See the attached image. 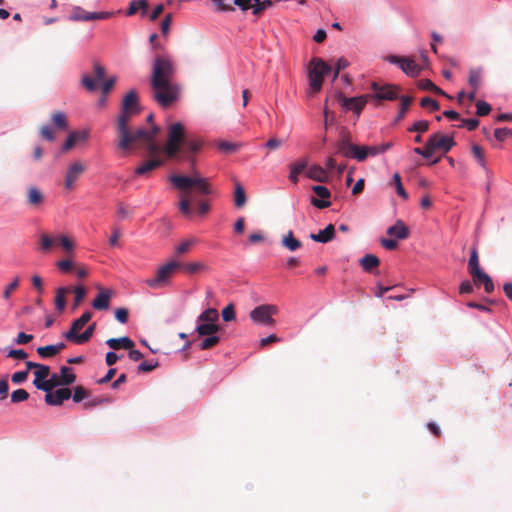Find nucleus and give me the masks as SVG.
I'll return each instance as SVG.
<instances>
[{
  "label": "nucleus",
  "mask_w": 512,
  "mask_h": 512,
  "mask_svg": "<svg viewBox=\"0 0 512 512\" xmlns=\"http://www.w3.org/2000/svg\"><path fill=\"white\" fill-rule=\"evenodd\" d=\"M176 66L168 55H157L152 66L150 85L153 100L162 108L172 106L180 96V86L173 79Z\"/></svg>",
  "instance_id": "nucleus-1"
},
{
  "label": "nucleus",
  "mask_w": 512,
  "mask_h": 512,
  "mask_svg": "<svg viewBox=\"0 0 512 512\" xmlns=\"http://www.w3.org/2000/svg\"><path fill=\"white\" fill-rule=\"evenodd\" d=\"M169 181L173 186L180 190L179 210L185 216L191 214V200L192 193L189 191L193 188L196 195L208 196L214 194L215 190L213 185L209 182L208 178L201 177L198 172L191 176L186 175H171Z\"/></svg>",
  "instance_id": "nucleus-2"
},
{
  "label": "nucleus",
  "mask_w": 512,
  "mask_h": 512,
  "mask_svg": "<svg viewBox=\"0 0 512 512\" xmlns=\"http://www.w3.org/2000/svg\"><path fill=\"white\" fill-rule=\"evenodd\" d=\"M140 112L138 95L135 90H131L124 96L116 120V134L117 138H121L122 146L127 145L128 132L132 131L129 127L132 117L140 114Z\"/></svg>",
  "instance_id": "nucleus-3"
},
{
  "label": "nucleus",
  "mask_w": 512,
  "mask_h": 512,
  "mask_svg": "<svg viewBox=\"0 0 512 512\" xmlns=\"http://www.w3.org/2000/svg\"><path fill=\"white\" fill-rule=\"evenodd\" d=\"M127 138L128 142L126 146H122L121 138H117V147L125 153H128L133 149L138 148L140 144L146 145V149L148 153L151 155H155L159 151V146L155 142V139H151V136L148 135L146 133V130L143 128H137L135 130L128 132Z\"/></svg>",
  "instance_id": "nucleus-4"
},
{
  "label": "nucleus",
  "mask_w": 512,
  "mask_h": 512,
  "mask_svg": "<svg viewBox=\"0 0 512 512\" xmlns=\"http://www.w3.org/2000/svg\"><path fill=\"white\" fill-rule=\"evenodd\" d=\"M185 138V127L181 122L171 123L167 126V141L164 152L168 158L179 157Z\"/></svg>",
  "instance_id": "nucleus-5"
},
{
  "label": "nucleus",
  "mask_w": 512,
  "mask_h": 512,
  "mask_svg": "<svg viewBox=\"0 0 512 512\" xmlns=\"http://www.w3.org/2000/svg\"><path fill=\"white\" fill-rule=\"evenodd\" d=\"M453 137L443 135L440 133L433 134L427 141L423 148H414V153L423 156L424 158H431L435 152L439 151L447 153L455 145Z\"/></svg>",
  "instance_id": "nucleus-6"
},
{
  "label": "nucleus",
  "mask_w": 512,
  "mask_h": 512,
  "mask_svg": "<svg viewBox=\"0 0 512 512\" xmlns=\"http://www.w3.org/2000/svg\"><path fill=\"white\" fill-rule=\"evenodd\" d=\"M181 266V262L175 259L170 260L158 268L155 277L149 278L145 281L146 285L153 289L168 286L172 276L176 273V271L180 270Z\"/></svg>",
  "instance_id": "nucleus-7"
},
{
  "label": "nucleus",
  "mask_w": 512,
  "mask_h": 512,
  "mask_svg": "<svg viewBox=\"0 0 512 512\" xmlns=\"http://www.w3.org/2000/svg\"><path fill=\"white\" fill-rule=\"evenodd\" d=\"M213 2L220 11H234L233 6L225 3L224 0H213ZM233 3L243 11L252 8L256 16L273 5L271 0H233Z\"/></svg>",
  "instance_id": "nucleus-8"
},
{
  "label": "nucleus",
  "mask_w": 512,
  "mask_h": 512,
  "mask_svg": "<svg viewBox=\"0 0 512 512\" xmlns=\"http://www.w3.org/2000/svg\"><path fill=\"white\" fill-rule=\"evenodd\" d=\"M331 71V66L321 58H313L309 65V84L314 92H319L322 88L325 75Z\"/></svg>",
  "instance_id": "nucleus-9"
},
{
  "label": "nucleus",
  "mask_w": 512,
  "mask_h": 512,
  "mask_svg": "<svg viewBox=\"0 0 512 512\" xmlns=\"http://www.w3.org/2000/svg\"><path fill=\"white\" fill-rule=\"evenodd\" d=\"M373 93H368L372 101L381 102L384 100L392 101L398 98L400 87L393 84L371 83Z\"/></svg>",
  "instance_id": "nucleus-10"
},
{
  "label": "nucleus",
  "mask_w": 512,
  "mask_h": 512,
  "mask_svg": "<svg viewBox=\"0 0 512 512\" xmlns=\"http://www.w3.org/2000/svg\"><path fill=\"white\" fill-rule=\"evenodd\" d=\"M53 246H60L65 251L70 252L74 249V243L71 239L64 235L50 236L47 233L40 235V250L43 253L49 252Z\"/></svg>",
  "instance_id": "nucleus-11"
},
{
  "label": "nucleus",
  "mask_w": 512,
  "mask_h": 512,
  "mask_svg": "<svg viewBox=\"0 0 512 512\" xmlns=\"http://www.w3.org/2000/svg\"><path fill=\"white\" fill-rule=\"evenodd\" d=\"M277 312L278 308L274 305H260L250 312V318L256 323L274 326L275 321L272 316L277 314Z\"/></svg>",
  "instance_id": "nucleus-12"
},
{
  "label": "nucleus",
  "mask_w": 512,
  "mask_h": 512,
  "mask_svg": "<svg viewBox=\"0 0 512 512\" xmlns=\"http://www.w3.org/2000/svg\"><path fill=\"white\" fill-rule=\"evenodd\" d=\"M94 77L89 74H83L81 77V84L87 91H95L98 87V83L102 82L105 77V68L95 62L93 65Z\"/></svg>",
  "instance_id": "nucleus-13"
},
{
  "label": "nucleus",
  "mask_w": 512,
  "mask_h": 512,
  "mask_svg": "<svg viewBox=\"0 0 512 512\" xmlns=\"http://www.w3.org/2000/svg\"><path fill=\"white\" fill-rule=\"evenodd\" d=\"M202 144L203 142L198 138H185V141L182 144V156L179 155L178 158L185 159L191 162L193 171L192 174L197 172L195 170V158L193 157V154L197 153L201 149Z\"/></svg>",
  "instance_id": "nucleus-14"
},
{
  "label": "nucleus",
  "mask_w": 512,
  "mask_h": 512,
  "mask_svg": "<svg viewBox=\"0 0 512 512\" xmlns=\"http://www.w3.org/2000/svg\"><path fill=\"white\" fill-rule=\"evenodd\" d=\"M113 15V12H88L81 7H74L69 19L72 21L104 20Z\"/></svg>",
  "instance_id": "nucleus-15"
},
{
  "label": "nucleus",
  "mask_w": 512,
  "mask_h": 512,
  "mask_svg": "<svg viewBox=\"0 0 512 512\" xmlns=\"http://www.w3.org/2000/svg\"><path fill=\"white\" fill-rule=\"evenodd\" d=\"M388 61L397 64L405 74L411 77L417 76L421 71V67L410 57L391 55L388 57Z\"/></svg>",
  "instance_id": "nucleus-16"
},
{
  "label": "nucleus",
  "mask_w": 512,
  "mask_h": 512,
  "mask_svg": "<svg viewBox=\"0 0 512 512\" xmlns=\"http://www.w3.org/2000/svg\"><path fill=\"white\" fill-rule=\"evenodd\" d=\"M86 171V165L81 161L73 162L67 169L64 187L71 191L75 187V183L79 180L81 175Z\"/></svg>",
  "instance_id": "nucleus-17"
},
{
  "label": "nucleus",
  "mask_w": 512,
  "mask_h": 512,
  "mask_svg": "<svg viewBox=\"0 0 512 512\" xmlns=\"http://www.w3.org/2000/svg\"><path fill=\"white\" fill-rule=\"evenodd\" d=\"M76 380L72 368L62 366L60 368V374L53 373L49 379V383H52V390L57 386L70 385Z\"/></svg>",
  "instance_id": "nucleus-18"
},
{
  "label": "nucleus",
  "mask_w": 512,
  "mask_h": 512,
  "mask_svg": "<svg viewBox=\"0 0 512 512\" xmlns=\"http://www.w3.org/2000/svg\"><path fill=\"white\" fill-rule=\"evenodd\" d=\"M371 100L369 94L346 98L344 96H340L339 102L346 109L353 110L357 115L361 113L367 102Z\"/></svg>",
  "instance_id": "nucleus-19"
},
{
  "label": "nucleus",
  "mask_w": 512,
  "mask_h": 512,
  "mask_svg": "<svg viewBox=\"0 0 512 512\" xmlns=\"http://www.w3.org/2000/svg\"><path fill=\"white\" fill-rule=\"evenodd\" d=\"M312 191L321 199L312 197L310 202L313 206L318 209H324L331 206V202L328 200L331 196L329 189L322 185H316L312 187Z\"/></svg>",
  "instance_id": "nucleus-20"
},
{
  "label": "nucleus",
  "mask_w": 512,
  "mask_h": 512,
  "mask_svg": "<svg viewBox=\"0 0 512 512\" xmlns=\"http://www.w3.org/2000/svg\"><path fill=\"white\" fill-rule=\"evenodd\" d=\"M35 379L33 381L34 386L45 392L52 391V383H49V379L45 380L50 375V368L47 365H42L34 372Z\"/></svg>",
  "instance_id": "nucleus-21"
},
{
  "label": "nucleus",
  "mask_w": 512,
  "mask_h": 512,
  "mask_svg": "<svg viewBox=\"0 0 512 512\" xmlns=\"http://www.w3.org/2000/svg\"><path fill=\"white\" fill-rule=\"evenodd\" d=\"M71 395L72 393L69 388H60L54 392H46L45 402L48 405L59 406L63 403L64 400H68Z\"/></svg>",
  "instance_id": "nucleus-22"
},
{
  "label": "nucleus",
  "mask_w": 512,
  "mask_h": 512,
  "mask_svg": "<svg viewBox=\"0 0 512 512\" xmlns=\"http://www.w3.org/2000/svg\"><path fill=\"white\" fill-rule=\"evenodd\" d=\"M95 328H96V323H92L81 334L65 332L63 334V336L65 337L66 340H68L70 342H73L76 344H84L90 340V338L92 337V335L95 331Z\"/></svg>",
  "instance_id": "nucleus-23"
},
{
  "label": "nucleus",
  "mask_w": 512,
  "mask_h": 512,
  "mask_svg": "<svg viewBox=\"0 0 512 512\" xmlns=\"http://www.w3.org/2000/svg\"><path fill=\"white\" fill-rule=\"evenodd\" d=\"M45 201L43 192L36 186L30 185L26 191V203L33 208L40 207Z\"/></svg>",
  "instance_id": "nucleus-24"
},
{
  "label": "nucleus",
  "mask_w": 512,
  "mask_h": 512,
  "mask_svg": "<svg viewBox=\"0 0 512 512\" xmlns=\"http://www.w3.org/2000/svg\"><path fill=\"white\" fill-rule=\"evenodd\" d=\"M473 283L476 286L483 285L486 293L490 294L494 291V283L492 278L482 269L471 275Z\"/></svg>",
  "instance_id": "nucleus-25"
},
{
  "label": "nucleus",
  "mask_w": 512,
  "mask_h": 512,
  "mask_svg": "<svg viewBox=\"0 0 512 512\" xmlns=\"http://www.w3.org/2000/svg\"><path fill=\"white\" fill-rule=\"evenodd\" d=\"M306 176L311 180L321 183H326L329 180L328 171L317 164L307 167Z\"/></svg>",
  "instance_id": "nucleus-26"
},
{
  "label": "nucleus",
  "mask_w": 512,
  "mask_h": 512,
  "mask_svg": "<svg viewBox=\"0 0 512 512\" xmlns=\"http://www.w3.org/2000/svg\"><path fill=\"white\" fill-rule=\"evenodd\" d=\"M113 295L110 289H100L98 295L92 302V306L96 310H106L109 308L110 299Z\"/></svg>",
  "instance_id": "nucleus-27"
},
{
  "label": "nucleus",
  "mask_w": 512,
  "mask_h": 512,
  "mask_svg": "<svg viewBox=\"0 0 512 512\" xmlns=\"http://www.w3.org/2000/svg\"><path fill=\"white\" fill-rule=\"evenodd\" d=\"M307 167H308V159L307 158L299 159V160L293 162L292 164H290L289 180L292 183L297 184L299 181V175L303 171H305L307 169Z\"/></svg>",
  "instance_id": "nucleus-28"
},
{
  "label": "nucleus",
  "mask_w": 512,
  "mask_h": 512,
  "mask_svg": "<svg viewBox=\"0 0 512 512\" xmlns=\"http://www.w3.org/2000/svg\"><path fill=\"white\" fill-rule=\"evenodd\" d=\"M106 344L113 350H131V348H134L135 346V343L127 336L120 338H110L106 341Z\"/></svg>",
  "instance_id": "nucleus-29"
},
{
  "label": "nucleus",
  "mask_w": 512,
  "mask_h": 512,
  "mask_svg": "<svg viewBox=\"0 0 512 512\" xmlns=\"http://www.w3.org/2000/svg\"><path fill=\"white\" fill-rule=\"evenodd\" d=\"M335 237L334 225L329 224L323 230H320L317 234H311L310 238L315 242L328 243Z\"/></svg>",
  "instance_id": "nucleus-30"
},
{
  "label": "nucleus",
  "mask_w": 512,
  "mask_h": 512,
  "mask_svg": "<svg viewBox=\"0 0 512 512\" xmlns=\"http://www.w3.org/2000/svg\"><path fill=\"white\" fill-rule=\"evenodd\" d=\"M387 234L403 240L409 237V229L402 220H397L393 226L387 229Z\"/></svg>",
  "instance_id": "nucleus-31"
},
{
  "label": "nucleus",
  "mask_w": 512,
  "mask_h": 512,
  "mask_svg": "<svg viewBox=\"0 0 512 512\" xmlns=\"http://www.w3.org/2000/svg\"><path fill=\"white\" fill-rule=\"evenodd\" d=\"M88 137V133L86 131H74V132H71L65 143L63 144V147H62V150L63 151H69L70 149H72L75 144L79 141H85Z\"/></svg>",
  "instance_id": "nucleus-32"
},
{
  "label": "nucleus",
  "mask_w": 512,
  "mask_h": 512,
  "mask_svg": "<svg viewBox=\"0 0 512 512\" xmlns=\"http://www.w3.org/2000/svg\"><path fill=\"white\" fill-rule=\"evenodd\" d=\"M354 151V144L350 142V138L347 135H343L337 142V152L342 154L344 157L352 158Z\"/></svg>",
  "instance_id": "nucleus-33"
},
{
  "label": "nucleus",
  "mask_w": 512,
  "mask_h": 512,
  "mask_svg": "<svg viewBox=\"0 0 512 512\" xmlns=\"http://www.w3.org/2000/svg\"><path fill=\"white\" fill-rule=\"evenodd\" d=\"M180 270H183L189 275L198 274L209 270V266L201 261L182 263Z\"/></svg>",
  "instance_id": "nucleus-34"
},
{
  "label": "nucleus",
  "mask_w": 512,
  "mask_h": 512,
  "mask_svg": "<svg viewBox=\"0 0 512 512\" xmlns=\"http://www.w3.org/2000/svg\"><path fill=\"white\" fill-rule=\"evenodd\" d=\"M148 1L147 0H132L129 4V7L126 11L127 16H133L138 11L141 12V16H145L148 11Z\"/></svg>",
  "instance_id": "nucleus-35"
},
{
  "label": "nucleus",
  "mask_w": 512,
  "mask_h": 512,
  "mask_svg": "<svg viewBox=\"0 0 512 512\" xmlns=\"http://www.w3.org/2000/svg\"><path fill=\"white\" fill-rule=\"evenodd\" d=\"M69 287H59L56 290V295L54 299L55 307L58 313H63L66 307V295L70 293Z\"/></svg>",
  "instance_id": "nucleus-36"
},
{
  "label": "nucleus",
  "mask_w": 512,
  "mask_h": 512,
  "mask_svg": "<svg viewBox=\"0 0 512 512\" xmlns=\"http://www.w3.org/2000/svg\"><path fill=\"white\" fill-rule=\"evenodd\" d=\"M380 264V260L373 254H366L360 259L362 269L367 273H372Z\"/></svg>",
  "instance_id": "nucleus-37"
},
{
  "label": "nucleus",
  "mask_w": 512,
  "mask_h": 512,
  "mask_svg": "<svg viewBox=\"0 0 512 512\" xmlns=\"http://www.w3.org/2000/svg\"><path fill=\"white\" fill-rule=\"evenodd\" d=\"M198 240L195 237H190L187 239L182 240L176 247H175V256L179 257L185 254H188L192 248L196 245Z\"/></svg>",
  "instance_id": "nucleus-38"
},
{
  "label": "nucleus",
  "mask_w": 512,
  "mask_h": 512,
  "mask_svg": "<svg viewBox=\"0 0 512 512\" xmlns=\"http://www.w3.org/2000/svg\"><path fill=\"white\" fill-rule=\"evenodd\" d=\"M281 243L289 251H296L302 247V242L294 237L291 230L282 238Z\"/></svg>",
  "instance_id": "nucleus-39"
},
{
  "label": "nucleus",
  "mask_w": 512,
  "mask_h": 512,
  "mask_svg": "<svg viewBox=\"0 0 512 512\" xmlns=\"http://www.w3.org/2000/svg\"><path fill=\"white\" fill-rule=\"evenodd\" d=\"M161 165H162V161L159 159L148 160V161L144 162L143 164L139 165L135 169V174L136 175H145V174L153 171L154 169L160 167Z\"/></svg>",
  "instance_id": "nucleus-40"
},
{
  "label": "nucleus",
  "mask_w": 512,
  "mask_h": 512,
  "mask_svg": "<svg viewBox=\"0 0 512 512\" xmlns=\"http://www.w3.org/2000/svg\"><path fill=\"white\" fill-rule=\"evenodd\" d=\"M92 318V312H84L78 319L74 320L67 332L78 333Z\"/></svg>",
  "instance_id": "nucleus-41"
},
{
  "label": "nucleus",
  "mask_w": 512,
  "mask_h": 512,
  "mask_svg": "<svg viewBox=\"0 0 512 512\" xmlns=\"http://www.w3.org/2000/svg\"><path fill=\"white\" fill-rule=\"evenodd\" d=\"M220 326L216 323H197L196 332L199 336H207L219 332Z\"/></svg>",
  "instance_id": "nucleus-42"
},
{
  "label": "nucleus",
  "mask_w": 512,
  "mask_h": 512,
  "mask_svg": "<svg viewBox=\"0 0 512 512\" xmlns=\"http://www.w3.org/2000/svg\"><path fill=\"white\" fill-rule=\"evenodd\" d=\"M218 319V311L215 308H208L198 316L197 323H216Z\"/></svg>",
  "instance_id": "nucleus-43"
},
{
  "label": "nucleus",
  "mask_w": 512,
  "mask_h": 512,
  "mask_svg": "<svg viewBox=\"0 0 512 512\" xmlns=\"http://www.w3.org/2000/svg\"><path fill=\"white\" fill-rule=\"evenodd\" d=\"M247 202L246 193L244 188L239 182H235V190H234V204L237 208L243 207Z\"/></svg>",
  "instance_id": "nucleus-44"
},
{
  "label": "nucleus",
  "mask_w": 512,
  "mask_h": 512,
  "mask_svg": "<svg viewBox=\"0 0 512 512\" xmlns=\"http://www.w3.org/2000/svg\"><path fill=\"white\" fill-rule=\"evenodd\" d=\"M51 121L55 128L59 130H66L68 127V121L66 114L62 111H57L51 115Z\"/></svg>",
  "instance_id": "nucleus-45"
},
{
  "label": "nucleus",
  "mask_w": 512,
  "mask_h": 512,
  "mask_svg": "<svg viewBox=\"0 0 512 512\" xmlns=\"http://www.w3.org/2000/svg\"><path fill=\"white\" fill-rule=\"evenodd\" d=\"M479 270H481V268L479 265L478 251H477L476 247H473L471 249L470 258L468 261V272L470 275H473L474 273L478 272Z\"/></svg>",
  "instance_id": "nucleus-46"
},
{
  "label": "nucleus",
  "mask_w": 512,
  "mask_h": 512,
  "mask_svg": "<svg viewBox=\"0 0 512 512\" xmlns=\"http://www.w3.org/2000/svg\"><path fill=\"white\" fill-rule=\"evenodd\" d=\"M413 98L410 96H402L400 98V111L395 119V122L401 121L405 117V113L411 105Z\"/></svg>",
  "instance_id": "nucleus-47"
},
{
  "label": "nucleus",
  "mask_w": 512,
  "mask_h": 512,
  "mask_svg": "<svg viewBox=\"0 0 512 512\" xmlns=\"http://www.w3.org/2000/svg\"><path fill=\"white\" fill-rule=\"evenodd\" d=\"M220 341V338L216 336L215 334L207 335L205 339L202 340V342L199 344V348L201 350H207L214 346H216Z\"/></svg>",
  "instance_id": "nucleus-48"
},
{
  "label": "nucleus",
  "mask_w": 512,
  "mask_h": 512,
  "mask_svg": "<svg viewBox=\"0 0 512 512\" xmlns=\"http://www.w3.org/2000/svg\"><path fill=\"white\" fill-rule=\"evenodd\" d=\"M469 84L474 90H478L481 83V71L479 69H471L469 72Z\"/></svg>",
  "instance_id": "nucleus-49"
},
{
  "label": "nucleus",
  "mask_w": 512,
  "mask_h": 512,
  "mask_svg": "<svg viewBox=\"0 0 512 512\" xmlns=\"http://www.w3.org/2000/svg\"><path fill=\"white\" fill-rule=\"evenodd\" d=\"M418 87L422 90H428V91L435 92L437 94L445 95V93L440 88H438L432 81H430L428 79L420 80L418 83Z\"/></svg>",
  "instance_id": "nucleus-50"
},
{
  "label": "nucleus",
  "mask_w": 512,
  "mask_h": 512,
  "mask_svg": "<svg viewBox=\"0 0 512 512\" xmlns=\"http://www.w3.org/2000/svg\"><path fill=\"white\" fill-rule=\"evenodd\" d=\"M74 294H75V297H74V303H73V309H76L80 303L84 300L86 294H87V291L85 289V287L83 286H77L74 288Z\"/></svg>",
  "instance_id": "nucleus-51"
},
{
  "label": "nucleus",
  "mask_w": 512,
  "mask_h": 512,
  "mask_svg": "<svg viewBox=\"0 0 512 512\" xmlns=\"http://www.w3.org/2000/svg\"><path fill=\"white\" fill-rule=\"evenodd\" d=\"M393 182L395 184V188H396L397 194L400 197H402L404 200H407L408 199V194H407V192L405 191V189H404V187L402 185L401 177H400L399 173H395L393 175Z\"/></svg>",
  "instance_id": "nucleus-52"
},
{
  "label": "nucleus",
  "mask_w": 512,
  "mask_h": 512,
  "mask_svg": "<svg viewBox=\"0 0 512 512\" xmlns=\"http://www.w3.org/2000/svg\"><path fill=\"white\" fill-rule=\"evenodd\" d=\"M29 398V393L25 389H17L11 394L12 403H20Z\"/></svg>",
  "instance_id": "nucleus-53"
},
{
  "label": "nucleus",
  "mask_w": 512,
  "mask_h": 512,
  "mask_svg": "<svg viewBox=\"0 0 512 512\" xmlns=\"http://www.w3.org/2000/svg\"><path fill=\"white\" fill-rule=\"evenodd\" d=\"M53 345L41 346L36 349L38 355L42 358H51L56 355Z\"/></svg>",
  "instance_id": "nucleus-54"
},
{
  "label": "nucleus",
  "mask_w": 512,
  "mask_h": 512,
  "mask_svg": "<svg viewBox=\"0 0 512 512\" xmlns=\"http://www.w3.org/2000/svg\"><path fill=\"white\" fill-rule=\"evenodd\" d=\"M471 150H472V153H473L474 157L476 158V160L480 164V166L485 168L486 167V162H485V158H484L483 149L479 145L474 144L472 146Z\"/></svg>",
  "instance_id": "nucleus-55"
},
{
  "label": "nucleus",
  "mask_w": 512,
  "mask_h": 512,
  "mask_svg": "<svg viewBox=\"0 0 512 512\" xmlns=\"http://www.w3.org/2000/svg\"><path fill=\"white\" fill-rule=\"evenodd\" d=\"M512 136V130L509 128H497L494 131V137L496 140L502 142Z\"/></svg>",
  "instance_id": "nucleus-56"
},
{
  "label": "nucleus",
  "mask_w": 512,
  "mask_h": 512,
  "mask_svg": "<svg viewBox=\"0 0 512 512\" xmlns=\"http://www.w3.org/2000/svg\"><path fill=\"white\" fill-rule=\"evenodd\" d=\"M366 146H359L354 144V151H353V159H356L359 162H363L367 159L366 154Z\"/></svg>",
  "instance_id": "nucleus-57"
},
{
  "label": "nucleus",
  "mask_w": 512,
  "mask_h": 512,
  "mask_svg": "<svg viewBox=\"0 0 512 512\" xmlns=\"http://www.w3.org/2000/svg\"><path fill=\"white\" fill-rule=\"evenodd\" d=\"M420 105L425 108V109H429L431 111H437L439 110L440 106H439V103L430 98V97H424L422 98L421 102H420Z\"/></svg>",
  "instance_id": "nucleus-58"
},
{
  "label": "nucleus",
  "mask_w": 512,
  "mask_h": 512,
  "mask_svg": "<svg viewBox=\"0 0 512 512\" xmlns=\"http://www.w3.org/2000/svg\"><path fill=\"white\" fill-rule=\"evenodd\" d=\"M222 318L225 322H230V321H233L235 320L236 318V314H235V309H234V306L233 304H229L227 305L223 310H222Z\"/></svg>",
  "instance_id": "nucleus-59"
},
{
  "label": "nucleus",
  "mask_w": 512,
  "mask_h": 512,
  "mask_svg": "<svg viewBox=\"0 0 512 512\" xmlns=\"http://www.w3.org/2000/svg\"><path fill=\"white\" fill-rule=\"evenodd\" d=\"M429 128V122L426 121V120H419V121H416L412 127H410L408 130L410 132H419V133H422V132H425L427 131Z\"/></svg>",
  "instance_id": "nucleus-60"
},
{
  "label": "nucleus",
  "mask_w": 512,
  "mask_h": 512,
  "mask_svg": "<svg viewBox=\"0 0 512 512\" xmlns=\"http://www.w3.org/2000/svg\"><path fill=\"white\" fill-rule=\"evenodd\" d=\"M88 391L82 386H76L73 393V401L78 403L88 396Z\"/></svg>",
  "instance_id": "nucleus-61"
},
{
  "label": "nucleus",
  "mask_w": 512,
  "mask_h": 512,
  "mask_svg": "<svg viewBox=\"0 0 512 512\" xmlns=\"http://www.w3.org/2000/svg\"><path fill=\"white\" fill-rule=\"evenodd\" d=\"M476 108H477L476 113L478 116L488 115L491 111L490 104H488L485 101H481V100L477 101Z\"/></svg>",
  "instance_id": "nucleus-62"
},
{
  "label": "nucleus",
  "mask_w": 512,
  "mask_h": 512,
  "mask_svg": "<svg viewBox=\"0 0 512 512\" xmlns=\"http://www.w3.org/2000/svg\"><path fill=\"white\" fill-rule=\"evenodd\" d=\"M19 282H20L19 277H15V278L13 279V281H12V282H11V283L6 287V288H5V290H4V292H3V298H4V299H6V300H7V299H9V298H10L11 293H12L13 291H15V290L18 288V286H19Z\"/></svg>",
  "instance_id": "nucleus-63"
},
{
  "label": "nucleus",
  "mask_w": 512,
  "mask_h": 512,
  "mask_svg": "<svg viewBox=\"0 0 512 512\" xmlns=\"http://www.w3.org/2000/svg\"><path fill=\"white\" fill-rule=\"evenodd\" d=\"M218 148L225 153H233L237 151L238 145L235 143L227 142V141H221L218 143Z\"/></svg>",
  "instance_id": "nucleus-64"
}]
</instances>
